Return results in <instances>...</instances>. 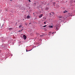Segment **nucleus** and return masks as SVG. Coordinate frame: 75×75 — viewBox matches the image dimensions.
Returning <instances> with one entry per match:
<instances>
[{"label":"nucleus","instance_id":"obj_12","mask_svg":"<svg viewBox=\"0 0 75 75\" xmlns=\"http://www.w3.org/2000/svg\"><path fill=\"white\" fill-rule=\"evenodd\" d=\"M53 5L55 6V2H54L53 3Z\"/></svg>","mask_w":75,"mask_h":75},{"label":"nucleus","instance_id":"obj_7","mask_svg":"<svg viewBox=\"0 0 75 75\" xmlns=\"http://www.w3.org/2000/svg\"><path fill=\"white\" fill-rule=\"evenodd\" d=\"M54 14V13L53 12H51V13H50V15H51V14Z\"/></svg>","mask_w":75,"mask_h":75},{"label":"nucleus","instance_id":"obj_20","mask_svg":"<svg viewBox=\"0 0 75 75\" xmlns=\"http://www.w3.org/2000/svg\"><path fill=\"white\" fill-rule=\"evenodd\" d=\"M28 51H27V50H26V52H28Z\"/></svg>","mask_w":75,"mask_h":75},{"label":"nucleus","instance_id":"obj_15","mask_svg":"<svg viewBox=\"0 0 75 75\" xmlns=\"http://www.w3.org/2000/svg\"><path fill=\"white\" fill-rule=\"evenodd\" d=\"M44 23L45 24H46V22H44Z\"/></svg>","mask_w":75,"mask_h":75},{"label":"nucleus","instance_id":"obj_21","mask_svg":"<svg viewBox=\"0 0 75 75\" xmlns=\"http://www.w3.org/2000/svg\"><path fill=\"white\" fill-rule=\"evenodd\" d=\"M54 33H56V32H54Z\"/></svg>","mask_w":75,"mask_h":75},{"label":"nucleus","instance_id":"obj_3","mask_svg":"<svg viewBox=\"0 0 75 75\" xmlns=\"http://www.w3.org/2000/svg\"><path fill=\"white\" fill-rule=\"evenodd\" d=\"M23 37L24 40H26V38H27V37L26 36H25V35H23Z\"/></svg>","mask_w":75,"mask_h":75},{"label":"nucleus","instance_id":"obj_13","mask_svg":"<svg viewBox=\"0 0 75 75\" xmlns=\"http://www.w3.org/2000/svg\"><path fill=\"white\" fill-rule=\"evenodd\" d=\"M67 12V11H64L63 13H66V12Z\"/></svg>","mask_w":75,"mask_h":75},{"label":"nucleus","instance_id":"obj_23","mask_svg":"<svg viewBox=\"0 0 75 75\" xmlns=\"http://www.w3.org/2000/svg\"><path fill=\"white\" fill-rule=\"evenodd\" d=\"M53 33H54V32H53V33H52V34H53Z\"/></svg>","mask_w":75,"mask_h":75},{"label":"nucleus","instance_id":"obj_2","mask_svg":"<svg viewBox=\"0 0 75 75\" xmlns=\"http://www.w3.org/2000/svg\"><path fill=\"white\" fill-rule=\"evenodd\" d=\"M58 26L57 25H55L54 26V27H56V30H58Z\"/></svg>","mask_w":75,"mask_h":75},{"label":"nucleus","instance_id":"obj_16","mask_svg":"<svg viewBox=\"0 0 75 75\" xmlns=\"http://www.w3.org/2000/svg\"><path fill=\"white\" fill-rule=\"evenodd\" d=\"M43 35H40V37H42V36H43Z\"/></svg>","mask_w":75,"mask_h":75},{"label":"nucleus","instance_id":"obj_17","mask_svg":"<svg viewBox=\"0 0 75 75\" xmlns=\"http://www.w3.org/2000/svg\"><path fill=\"white\" fill-rule=\"evenodd\" d=\"M1 10H0V13H1Z\"/></svg>","mask_w":75,"mask_h":75},{"label":"nucleus","instance_id":"obj_26","mask_svg":"<svg viewBox=\"0 0 75 75\" xmlns=\"http://www.w3.org/2000/svg\"><path fill=\"white\" fill-rule=\"evenodd\" d=\"M23 20H24V19H23Z\"/></svg>","mask_w":75,"mask_h":75},{"label":"nucleus","instance_id":"obj_10","mask_svg":"<svg viewBox=\"0 0 75 75\" xmlns=\"http://www.w3.org/2000/svg\"><path fill=\"white\" fill-rule=\"evenodd\" d=\"M49 27H50V28H53V26H49Z\"/></svg>","mask_w":75,"mask_h":75},{"label":"nucleus","instance_id":"obj_14","mask_svg":"<svg viewBox=\"0 0 75 75\" xmlns=\"http://www.w3.org/2000/svg\"><path fill=\"white\" fill-rule=\"evenodd\" d=\"M47 25H45V26H43V27H47Z\"/></svg>","mask_w":75,"mask_h":75},{"label":"nucleus","instance_id":"obj_5","mask_svg":"<svg viewBox=\"0 0 75 75\" xmlns=\"http://www.w3.org/2000/svg\"><path fill=\"white\" fill-rule=\"evenodd\" d=\"M43 15V14H42L40 15V16H39V18H41V17H42V16Z\"/></svg>","mask_w":75,"mask_h":75},{"label":"nucleus","instance_id":"obj_6","mask_svg":"<svg viewBox=\"0 0 75 75\" xmlns=\"http://www.w3.org/2000/svg\"><path fill=\"white\" fill-rule=\"evenodd\" d=\"M51 34H52V33L51 32H49V34H48V35H51Z\"/></svg>","mask_w":75,"mask_h":75},{"label":"nucleus","instance_id":"obj_11","mask_svg":"<svg viewBox=\"0 0 75 75\" xmlns=\"http://www.w3.org/2000/svg\"><path fill=\"white\" fill-rule=\"evenodd\" d=\"M23 29H22L20 30H19L18 32H20V33H21V32L22 31H23Z\"/></svg>","mask_w":75,"mask_h":75},{"label":"nucleus","instance_id":"obj_9","mask_svg":"<svg viewBox=\"0 0 75 75\" xmlns=\"http://www.w3.org/2000/svg\"><path fill=\"white\" fill-rule=\"evenodd\" d=\"M23 27V25H20L19 26V28H21V27Z\"/></svg>","mask_w":75,"mask_h":75},{"label":"nucleus","instance_id":"obj_4","mask_svg":"<svg viewBox=\"0 0 75 75\" xmlns=\"http://www.w3.org/2000/svg\"><path fill=\"white\" fill-rule=\"evenodd\" d=\"M14 29V28H9V31H11V30H13Z\"/></svg>","mask_w":75,"mask_h":75},{"label":"nucleus","instance_id":"obj_25","mask_svg":"<svg viewBox=\"0 0 75 75\" xmlns=\"http://www.w3.org/2000/svg\"><path fill=\"white\" fill-rule=\"evenodd\" d=\"M38 35H40V34H38Z\"/></svg>","mask_w":75,"mask_h":75},{"label":"nucleus","instance_id":"obj_24","mask_svg":"<svg viewBox=\"0 0 75 75\" xmlns=\"http://www.w3.org/2000/svg\"><path fill=\"white\" fill-rule=\"evenodd\" d=\"M10 0V1H11V0Z\"/></svg>","mask_w":75,"mask_h":75},{"label":"nucleus","instance_id":"obj_22","mask_svg":"<svg viewBox=\"0 0 75 75\" xmlns=\"http://www.w3.org/2000/svg\"><path fill=\"white\" fill-rule=\"evenodd\" d=\"M31 24V23H29V24Z\"/></svg>","mask_w":75,"mask_h":75},{"label":"nucleus","instance_id":"obj_18","mask_svg":"<svg viewBox=\"0 0 75 75\" xmlns=\"http://www.w3.org/2000/svg\"><path fill=\"white\" fill-rule=\"evenodd\" d=\"M29 2H31V1H30V0H29Z\"/></svg>","mask_w":75,"mask_h":75},{"label":"nucleus","instance_id":"obj_1","mask_svg":"<svg viewBox=\"0 0 75 75\" xmlns=\"http://www.w3.org/2000/svg\"><path fill=\"white\" fill-rule=\"evenodd\" d=\"M59 20H60L61 21H64L65 20V18L62 16H59Z\"/></svg>","mask_w":75,"mask_h":75},{"label":"nucleus","instance_id":"obj_19","mask_svg":"<svg viewBox=\"0 0 75 75\" xmlns=\"http://www.w3.org/2000/svg\"><path fill=\"white\" fill-rule=\"evenodd\" d=\"M74 3H75V0H74Z\"/></svg>","mask_w":75,"mask_h":75},{"label":"nucleus","instance_id":"obj_27","mask_svg":"<svg viewBox=\"0 0 75 75\" xmlns=\"http://www.w3.org/2000/svg\"><path fill=\"white\" fill-rule=\"evenodd\" d=\"M50 17H51V15L50 16Z\"/></svg>","mask_w":75,"mask_h":75},{"label":"nucleus","instance_id":"obj_28","mask_svg":"<svg viewBox=\"0 0 75 75\" xmlns=\"http://www.w3.org/2000/svg\"><path fill=\"white\" fill-rule=\"evenodd\" d=\"M6 11H7V10H6Z\"/></svg>","mask_w":75,"mask_h":75},{"label":"nucleus","instance_id":"obj_8","mask_svg":"<svg viewBox=\"0 0 75 75\" xmlns=\"http://www.w3.org/2000/svg\"><path fill=\"white\" fill-rule=\"evenodd\" d=\"M30 17L29 15L27 16V18H28H28H30Z\"/></svg>","mask_w":75,"mask_h":75}]
</instances>
